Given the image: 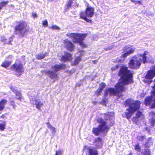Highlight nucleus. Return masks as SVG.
Wrapping results in <instances>:
<instances>
[{
	"mask_svg": "<svg viewBox=\"0 0 155 155\" xmlns=\"http://www.w3.org/2000/svg\"><path fill=\"white\" fill-rule=\"evenodd\" d=\"M117 75L120 78L115 86V89L113 87L106 88L104 92V97L108 95L109 96H122V93L126 92V88L124 86L134 83L133 74L125 65H122L120 67Z\"/></svg>",
	"mask_w": 155,
	"mask_h": 155,
	"instance_id": "obj_1",
	"label": "nucleus"
},
{
	"mask_svg": "<svg viewBox=\"0 0 155 155\" xmlns=\"http://www.w3.org/2000/svg\"><path fill=\"white\" fill-rule=\"evenodd\" d=\"M148 53L147 51L144 52L143 54H140L134 59H130L128 64L129 67L132 69L136 70L138 69L143 62L144 64L147 62L146 55Z\"/></svg>",
	"mask_w": 155,
	"mask_h": 155,
	"instance_id": "obj_2",
	"label": "nucleus"
},
{
	"mask_svg": "<svg viewBox=\"0 0 155 155\" xmlns=\"http://www.w3.org/2000/svg\"><path fill=\"white\" fill-rule=\"evenodd\" d=\"M16 25L14 27V33L15 34H18L19 37H24L26 33H27L29 30L26 29L27 26L26 22L23 20H21L16 22Z\"/></svg>",
	"mask_w": 155,
	"mask_h": 155,
	"instance_id": "obj_3",
	"label": "nucleus"
},
{
	"mask_svg": "<svg viewBox=\"0 0 155 155\" xmlns=\"http://www.w3.org/2000/svg\"><path fill=\"white\" fill-rule=\"evenodd\" d=\"M66 35L69 38H73L74 40L73 42L75 43H79L82 48H85L87 47V45L83 42V40L87 36V34H80L72 33L67 34Z\"/></svg>",
	"mask_w": 155,
	"mask_h": 155,
	"instance_id": "obj_4",
	"label": "nucleus"
},
{
	"mask_svg": "<svg viewBox=\"0 0 155 155\" xmlns=\"http://www.w3.org/2000/svg\"><path fill=\"white\" fill-rule=\"evenodd\" d=\"M94 9L93 7L87 6L84 12H81L80 13L79 16L80 19L84 20L86 22L92 23V21L91 19H88L89 18L92 17L94 14Z\"/></svg>",
	"mask_w": 155,
	"mask_h": 155,
	"instance_id": "obj_5",
	"label": "nucleus"
},
{
	"mask_svg": "<svg viewBox=\"0 0 155 155\" xmlns=\"http://www.w3.org/2000/svg\"><path fill=\"white\" fill-rule=\"evenodd\" d=\"M153 89L150 92V95L147 96L144 101V104L146 106H150L151 109L155 108V84L152 87Z\"/></svg>",
	"mask_w": 155,
	"mask_h": 155,
	"instance_id": "obj_6",
	"label": "nucleus"
},
{
	"mask_svg": "<svg viewBox=\"0 0 155 155\" xmlns=\"http://www.w3.org/2000/svg\"><path fill=\"white\" fill-rule=\"evenodd\" d=\"M134 104L133 107H130V108H127L126 109L127 112H125L126 117L129 119L134 114L135 111L139 110L140 107L141 102L138 100H137Z\"/></svg>",
	"mask_w": 155,
	"mask_h": 155,
	"instance_id": "obj_7",
	"label": "nucleus"
},
{
	"mask_svg": "<svg viewBox=\"0 0 155 155\" xmlns=\"http://www.w3.org/2000/svg\"><path fill=\"white\" fill-rule=\"evenodd\" d=\"M24 67L21 61L17 59L15 62L11 66L10 69L13 71L19 73L20 74H17L18 76H20L24 71Z\"/></svg>",
	"mask_w": 155,
	"mask_h": 155,
	"instance_id": "obj_8",
	"label": "nucleus"
},
{
	"mask_svg": "<svg viewBox=\"0 0 155 155\" xmlns=\"http://www.w3.org/2000/svg\"><path fill=\"white\" fill-rule=\"evenodd\" d=\"M109 127L108 126L104 127L103 128L101 127H93L92 129V132L95 136H98L101 132L107 133L108 131Z\"/></svg>",
	"mask_w": 155,
	"mask_h": 155,
	"instance_id": "obj_9",
	"label": "nucleus"
},
{
	"mask_svg": "<svg viewBox=\"0 0 155 155\" xmlns=\"http://www.w3.org/2000/svg\"><path fill=\"white\" fill-rule=\"evenodd\" d=\"M63 43L67 49L70 51L72 52L74 51V46L71 42L66 39L64 40Z\"/></svg>",
	"mask_w": 155,
	"mask_h": 155,
	"instance_id": "obj_10",
	"label": "nucleus"
},
{
	"mask_svg": "<svg viewBox=\"0 0 155 155\" xmlns=\"http://www.w3.org/2000/svg\"><path fill=\"white\" fill-rule=\"evenodd\" d=\"M43 72L45 74L48 75L51 79L54 80V82L56 80L58 79V75L55 72L51 71L49 70H47L43 71Z\"/></svg>",
	"mask_w": 155,
	"mask_h": 155,
	"instance_id": "obj_11",
	"label": "nucleus"
},
{
	"mask_svg": "<svg viewBox=\"0 0 155 155\" xmlns=\"http://www.w3.org/2000/svg\"><path fill=\"white\" fill-rule=\"evenodd\" d=\"M64 55H63L61 59V61L66 62L67 61H70L72 60V54L66 51L64 52Z\"/></svg>",
	"mask_w": 155,
	"mask_h": 155,
	"instance_id": "obj_12",
	"label": "nucleus"
},
{
	"mask_svg": "<svg viewBox=\"0 0 155 155\" xmlns=\"http://www.w3.org/2000/svg\"><path fill=\"white\" fill-rule=\"evenodd\" d=\"M93 143L96 149L100 148L102 147L103 145L102 139L100 137H97L94 139Z\"/></svg>",
	"mask_w": 155,
	"mask_h": 155,
	"instance_id": "obj_13",
	"label": "nucleus"
},
{
	"mask_svg": "<svg viewBox=\"0 0 155 155\" xmlns=\"http://www.w3.org/2000/svg\"><path fill=\"white\" fill-rule=\"evenodd\" d=\"M155 76V67L148 70L145 76V78L149 80L152 79Z\"/></svg>",
	"mask_w": 155,
	"mask_h": 155,
	"instance_id": "obj_14",
	"label": "nucleus"
},
{
	"mask_svg": "<svg viewBox=\"0 0 155 155\" xmlns=\"http://www.w3.org/2000/svg\"><path fill=\"white\" fill-rule=\"evenodd\" d=\"M66 68V65L63 64H55L51 67V68L54 70V72H57L59 71L64 69Z\"/></svg>",
	"mask_w": 155,
	"mask_h": 155,
	"instance_id": "obj_15",
	"label": "nucleus"
},
{
	"mask_svg": "<svg viewBox=\"0 0 155 155\" xmlns=\"http://www.w3.org/2000/svg\"><path fill=\"white\" fill-rule=\"evenodd\" d=\"M74 2H75V6L78 7V4L76 1L75 0H68L65 4V9L68 10L71 8Z\"/></svg>",
	"mask_w": 155,
	"mask_h": 155,
	"instance_id": "obj_16",
	"label": "nucleus"
},
{
	"mask_svg": "<svg viewBox=\"0 0 155 155\" xmlns=\"http://www.w3.org/2000/svg\"><path fill=\"white\" fill-rule=\"evenodd\" d=\"M106 85L104 83H102L100 84L99 87L95 91L94 93L96 96H98L101 95L103 89L106 87Z\"/></svg>",
	"mask_w": 155,
	"mask_h": 155,
	"instance_id": "obj_17",
	"label": "nucleus"
},
{
	"mask_svg": "<svg viewBox=\"0 0 155 155\" xmlns=\"http://www.w3.org/2000/svg\"><path fill=\"white\" fill-rule=\"evenodd\" d=\"M136 101L137 100H136L134 101H133L130 98L127 99L125 101L124 103V105L125 107H126L129 106V107L128 108H130V106L133 107Z\"/></svg>",
	"mask_w": 155,
	"mask_h": 155,
	"instance_id": "obj_18",
	"label": "nucleus"
},
{
	"mask_svg": "<svg viewBox=\"0 0 155 155\" xmlns=\"http://www.w3.org/2000/svg\"><path fill=\"white\" fill-rule=\"evenodd\" d=\"M11 89L12 91L15 93V96L18 97H16V99L21 101L22 99V96L21 92L15 89L13 87H11Z\"/></svg>",
	"mask_w": 155,
	"mask_h": 155,
	"instance_id": "obj_19",
	"label": "nucleus"
},
{
	"mask_svg": "<svg viewBox=\"0 0 155 155\" xmlns=\"http://www.w3.org/2000/svg\"><path fill=\"white\" fill-rule=\"evenodd\" d=\"M7 103V101L5 99H3L0 101V114L4 110Z\"/></svg>",
	"mask_w": 155,
	"mask_h": 155,
	"instance_id": "obj_20",
	"label": "nucleus"
},
{
	"mask_svg": "<svg viewBox=\"0 0 155 155\" xmlns=\"http://www.w3.org/2000/svg\"><path fill=\"white\" fill-rule=\"evenodd\" d=\"M88 155H98V151L96 149L88 148Z\"/></svg>",
	"mask_w": 155,
	"mask_h": 155,
	"instance_id": "obj_21",
	"label": "nucleus"
},
{
	"mask_svg": "<svg viewBox=\"0 0 155 155\" xmlns=\"http://www.w3.org/2000/svg\"><path fill=\"white\" fill-rule=\"evenodd\" d=\"M134 51V49L131 48L128 51H126L124 54H122L121 55V57L124 58H126L130 54H133Z\"/></svg>",
	"mask_w": 155,
	"mask_h": 155,
	"instance_id": "obj_22",
	"label": "nucleus"
},
{
	"mask_svg": "<svg viewBox=\"0 0 155 155\" xmlns=\"http://www.w3.org/2000/svg\"><path fill=\"white\" fill-rule=\"evenodd\" d=\"M47 54L48 53L47 52H45L44 54L40 53L36 55L35 57L37 59L41 60L44 58L47 55Z\"/></svg>",
	"mask_w": 155,
	"mask_h": 155,
	"instance_id": "obj_23",
	"label": "nucleus"
},
{
	"mask_svg": "<svg viewBox=\"0 0 155 155\" xmlns=\"http://www.w3.org/2000/svg\"><path fill=\"white\" fill-rule=\"evenodd\" d=\"M98 122L100 124L98 126V127H101L104 128V127H106V122L102 118H100L98 121Z\"/></svg>",
	"mask_w": 155,
	"mask_h": 155,
	"instance_id": "obj_24",
	"label": "nucleus"
},
{
	"mask_svg": "<svg viewBox=\"0 0 155 155\" xmlns=\"http://www.w3.org/2000/svg\"><path fill=\"white\" fill-rule=\"evenodd\" d=\"M11 61H5L2 63L1 64V66L5 68H7L11 64Z\"/></svg>",
	"mask_w": 155,
	"mask_h": 155,
	"instance_id": "obj_25",
	"label": "nucleus"
},
{
	"mask_svg": "<svg viewBox=\"0 0 155 155\" xmlns=\"http://www.w3.org/2000/svg\"><path fill=\"white\" fill-rule=\"evenodd\" d=\"M46 124L47 125L48 127V128H49L50 130L51 131L52 134H54L56 132L55 128L54 127H52L49 122H47Z\"/></svg>",
	"mask_w": 155,
	"mask_h": 155,
	"instance_id": "obj_26",
	"label": "nucleus"
},
{
	"mask_svg": "<svg viewBox=\"0 0 155 155\" xmlns=\"http://www.w3.org/2000/svg\"><path fill=\"white\" fill-rule=\"evenodd\" d=\"M81 60V58L80 57H76L73 62V64L76 65H77L80 61Z\"/></svg>",
	"mask_w": 155,
	"mask_h": 155,
	"instance_id": "obj_27",
	"label": "nucleus"
},
{
	"mask_svg": "<svg viewBox=\"0 0 155 155\" xmlns=\"http://www.w3.org/2000/svg\"><path fill=\"white\" fill-rule=\"evenodd\" d=\"M35 104L36 106V108L39 110H41V107L43 105V103L41 102L40 101H38V103L36 102Z\"/></svg>",
	"mask_w": 155,
	"mask_h": 155,
	"instance_id": "obj_28",
	"label": "nucleus"
},
{
	"mask_svg": "<svg viewBox=\"0 0 155 155\" xmlns=\"http://www.w3.org/2000/svg\"><path fill=\"white\" fill-rule=\"evenodd\" d=\"M6 124L5 122H4L2 124H0V130L3 131L5 128Z\"/></svg>",
	"mask_w": 155,
	"mask_h": 155,
	"instance_id": "obj_29",
	"label": "nucleus"
},
{
	"mask_svg": "<svg viewBox=\"0 0 155 155\" xmlns=\"http://www.w3.org/2000/svg\"><path fill=\"white\" fill-rule=\"evenodd\" d=\"M8 3V1H2L0 2V6L2 9V8L5 6Z\"/></svg>",
	"mask_w": 155,
	"mask_h": 155,
	"instance_id": "obj_30",
	"label": "nucleus"
},
{
	"mask_svg": "<svg viewBox=\"0 0 155 155\" xmlns=\"http://www.w3.org/2000/svg\"><path fill=\"white\" fill-rule=\"evenodd\" d=\"M145 138V136H138L137 137V141H139L141 142Z\"/></svg>",
	"mask_w": 155,
	"mask_h": 155,
	"instance_id": "obj_31",
	"label": "nucleus"
},
{
	"mask_svg": "<svg viewBox=\"0 0 155 155\" xmlns=\"http://www.w3.org/2000/svg\"><path fill=\"white\" fill-rule=\"evenodd\" d=\"M132 120L134 123L137 124L139 121V118L135 116L133 117Z\"/></svg>",
	"mask_w": 155,
	"mask_h": 155,
	"instance_id": "obj_32",
	"label": "nucleus"
},
{
	"mask_svg": "<svg viewBox=\"0 0 155 155\" xmlns=\"http://www.w3.org/2000/svg\"><path fill=\"white\" fill-rule=\"evenodd\" d=\"M134 147L136 150L138 152L140 151L141 150V147L139 144L135 145Z\"/></svg>",
	"mask_w": 155,
	"mask_h": 155,
	"instance_id": "obj_33",
	"label": "nucleus"
},
{
	"mask_svg": "<svg viewBox=\"0 0 155 155\" xmlns=\"http://www.w3.org/2000/svg\"><path fill=\"white\" fill-rule=\"evenodd\" d=\"M143 155H150V152L149 150L145 149L144 150V152L143 153Z\"/></svg>",
	"mask_w": 155,
	"mask_h": 155,
	"instance_id": "obj_34",
	"label": "nucleus"
},
{
	"mask_svg": "<svg viewBox=\"0 0 155 155\" xmlns=\"http://www.w3.org/2000/svg\"><path fill=\"white\" fill-rule=\"evenodd\" d=\"M143 115L142 113L140 111H138L136 114V116L137 117L139 118L141 117Z\"/></svg>",
	"mask_w": 155,
	"mask_h": 155,
	"instance_id": "obj_35",
	"label": "nucleus"
},
{
	"mask_svg": "<svg viewBox=\"0 0 155 155\" xmlns=\"http://www.w3.org/2000/svg\"><path fill=\"white\" fill-rule=\"evenodd\" d=\"M42 25L45 27H47L48 26V22L47 20H45L42 21Z\"/></svg>",
	"mask_w": 155,
	"mask_h": 155,
	"instance_id": "obj_36",
	"label": "nucleus"
},
{
	"mask_svg": "<svg viewBox=\"0 0 155 155\" xmlns=\"http://www.w3.org/2000/svg\"><path fill=\"white\" fill-rule=\"evenodd\" d=\"M119 66L118 64H117L114 67H112L111 68V70L112 71L117 70L119 68Z\"/></svg>",
	"mask_w": 155,
	"mask_h": 155,
	"instance_id": "obj_37",
	"label": "nucleus"
},
{
	"mask_svg": "<svg viewBox=\"0 0 155 155\" xmlns=\"http://www.w3.org/2000/svg\"><path fill=\"white\" fill-rule=\"evenodd\" d=\"M62 150L59 149L58 150L56 151L55 155H62Z\"/></svg>",
	"mask_w": 155,
	"mask_h": 155,
	"instance_id": "obj_38",
	"label": "nucleus"
},
{
	"mask_svg": "<svg viewBox=\"0 0 155 155\" xmlns=\"http://www.w3.org/2000/svg\"><path fill=\"white\" fill-rule=\"evenodd\" d=\"M150 122L151 124V125L152 126H153L155 124V119L153 118H151L150 120Z\"/></svg>",
	"mask_w": 155,
	"mask_h": 155,
	"instance_id": "obj_39",
	"label": "nucleus"
},
{
	"mask_svg": "<svg viewBox=\"0 0 155 155\" xmlns=\"http://www.w3.org/2000/svg\"><path fill=\"white\" fill-rule=\"evenodd\" d=\"M10 105L12 106L13 108L14 109L16 108V105L15 104L14 101L12 100L10 101Z\"/></svg>",
	"mask_w": 155,
	"mask_h": 155,
	"instance_id": "obj_40",
	"label": "nucleus"
},
{
	"mask_svg": "<svg viewBox=\"0 0 155 155\" xmlns=\"http://www.w3.org/2000/svg\"><path fill=\"white\" fill-rule=\"evenodd\" d=\"M149 116L151 118H154L155 117V112L154 111H152L149 113Z\"/></svg>",
	"mask_w": 155,
	"mask_h": 155,
	"instance_id": "obj_41",
	"label": "nucleus"
},
{
	"mask_svg": "<svg viewBox=\"0 0 155 155\" xmlns=\"http://www.w3.org/2000/svg\"><path fill=\"white\" fill-rule=\"evenodd\" d=\"M8 115L7 113H5L4 114H2L0 117V118H1L2 119H5L7 118V116Z\"/></svg>",
	"mask_w": 155,
	"mask_h": 155,
	"instance_id": "obj_42",
	"label": "nucleus"
},
{
	"mask_svg": "<svg viewBox=\"0 0 155 155\" xmlns=\"http://www.w3.org/2000/svg\"><path fill=\"white\" fill-rule=\"evenodd\" d=\"M114 47V45H112L108 48H104L105 51H108L112 49Z\"/></svg>",
	"mask_w": 155,
	"mask_h": 155,
	"instance_id": "obj_43",
	"label": "nucleus"
},
{
	"mask_svg": "<svg viewBox=\"0 0 155 155\" xmlns=\"http://www.w3.org/2000/svg\"><path fill=\"white\" fill-rule=\"evenodd\" d=\"M51 28H52L53 30L55 29L57 30L59 29V28L56 25H53L51 27Z\"/></svg>",
	"mask_w": 155,
	"mask_h": 155,
	"instance_id": "obj_44",
	"label": "nucleus"
},
{
	"mask_svg": "<svg viewBox=\"0 0 155 155\" xmlns=\"http://www.w3.org/2000/svg\"><path fill=\"white\" fill-rule=\"evenodd\" d=\"M32 17L34 18H36L38 17V15L36 14L34 12H32Z\"/></svg>",
	"mask_w": 155,
	"mask_h": 155,
	"instance_id": "obj_45",
	"label": "nucleus"
},
{
	"mask_svg": "<svg viewBox=\"0 0 155 155\" xmlns=\"http://www.w3.org/2000/svg\"><path fill=\"white\" fill-rule=\"evenodd\" d=\"M106 101L105 99H103L101 101V104H106Z\"/></svg>",
	"mask_w": 155,
	"mask_h": 155,
	"instance_id": "obj_46",
	"label": "nucleus"
},
{
	"mask_svg": "<svg viewBox=\"0 0 155 155\" xmlns=\"http://www.w3.org/2000/svg\"><path fill=\"white\" fill-rule=\"evenodd\" d=\"M1 40L2 41H5L6 39L4 37H2Z\"/></svg>",
	"mask_w": 155,
	"mask_h": 155,
	"instance_id": "obj_47",
	"label": "nucleus"
},
{
	"mask_svg": "<svg viewBox=\"0 0 155 155\" xmlns=\"http://www.w3.org/2000/svg\"><path fill=\"white\" fill-rule=\"evenodd\" d=\"M94 63V64H96L97 63V60H94L92 61Z\"/></svg>",
	"mask_w": 155,
	"mask_h": 155,
	"instance_id": "obj_48",
	"label": "nucleus"
},
{
	"mask_svg": "<svg viewBox=\"0 0 155 155\" xmlns=\"http://www.w3.org/2000/svg\"><path fill=\"white\" fill-rule=\"evenodd\" d=\"M92 103L94 104L95 105L97 103V102L96 101H93Z\"/></svg>",
	"mask_w": 155,
	"mask_h": 155,
	"instance_id": "obj_49",
	"label": "nucleus"
},
{
	"mask_svg": "<svg viewBox=\"0 0 155 155\" xmlns=\"http://www.w3.org/2000/svg\"><path fill=\"white\" fill-rule=\"evenodd\" d=\"M128 155H133V154L132 152H130L129 153Z\"/></svg>",
	"mask_w": 155,
	"mask_h": 155,
	"instance_id": "obj_50",
	"label": "nucleus"
},
{
	"mask_svg": "<svg viewBox=\"0 0 155 155\" xmlns=\"http://www.w3.org/2000/svg\"><path fill=\"white\" fill-rule=\"evenodd\" d=\"M54 0H49V2H52V1H53Z\"/></svg>",
	"mask_w": 155,
	"mask_h": 155,
	"instance_id": "obj_51",
	"label": "nucleus"
},
{
	"mask_svg": "<svg viewBox=\"0 0 155 155\" xmlns=\"http://www.w3.org/2000/svg\"><path fill=\"white\" fill-rule=\"evenodd\" d=\"M10 39H11L12 40L13 38H12V37H10Z\"/></svg>",
	"mask_w": 155,
	"mask_h": 155,
	"instance_id": "obj_52",
	"label": "nucleus"
},
{
	"mask_svg": "<svg viewBox=\"0 0 155 155\" xmlns=\"http://www.w3.org/2000/svg\"><path fill=\"white\" fill-rule=\"evenodd\" d=\"M86 147H87L86 146L84 147V148H86Z\"/></svg>",
	"mask_w": 155,
	"mask_h": 155,
	"instance_id": "obj_53",
	"label": "nucleus"
}]
</instances>
